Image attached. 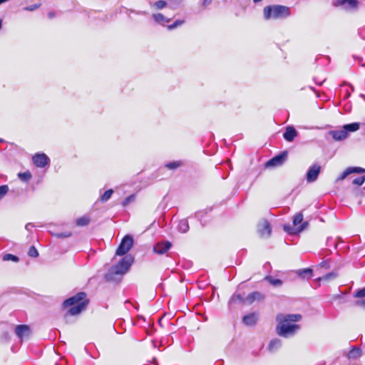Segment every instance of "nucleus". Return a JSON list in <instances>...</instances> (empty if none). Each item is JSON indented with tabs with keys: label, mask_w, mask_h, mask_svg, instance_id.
Here are the masks:
<instances>
[{
	"label": "nucleus",
	"mask_w": 365,
	"mask_h": 365,
	"mask_svg": "<svg viewBox=\"0 0 365 365\" xmlns=\"http://www.w3.org/2000/svg\"><path fill=\"white\" fill-rule=\"evenodd\" d=\"M33 227V225L31 223H28L25 226V228L27 230H30V227Z\"/></svg>",
	"instance_id": "8fccbe9b"
},
{
	"label": "nucleus",
	"mask_w": 365,
	"mask_h": 365,
	"mask_svg": "<svg viewBox=\"0 0 365 365\" xmlns=\"http://www.w3.org/2000/svg\"><path fill=\"white\" fill-rule=\"evenodd\" d=\"M360 123H351L345 124L343 125V128L346 130V133L349 134V132H355L359 129Z\"/></svg>",
	"instance_id": "b1692460"
},
{
	"label": "nucleus",
	"mask_w": 365,
	"mask_h": 365,
	"mask_svg": "<svg viewBox=\"0 0 365 365\" xmlns=\"http://www.w3.org/2000/svg\"><path fill=\"white\" fill-rule=\"evenodd\" d=\"M56 365H59V364L58 363H56Z\"/></svg>",
	"instance_id": "bf43d9fd"
},
{
	"label": "nucleus",
	"mask_w": 365,
	"mask_h": 365,
	"mask_svg": "<svg viewBox=\"0 0 365 365\" xmlns=\"http://www.w3.org/2000/svg\"><path fill=\"white\" fill-rule=\"evenodd\" d=\"M28 255L31 257H37L38 256V252L34 246H31L28 252Z\"/></svg>",
	"instance_id": "c9c22d12"
},
{
	"label": "nucleus",
	"mask_w": 365,
	"mask_h": 365,
	"mask_svg": "<svg viewBox=\"0 0 365 365\" xmlns=\"http://www.w3.org/2000/svg\"><path fill=\"white\" fill-rule=\"evenodd\" d=\"M114 191L113 189H109L106 190L101 196V201L102 202H107L113 194Z\"/></svg>",
	"instance_id": "c756f323"
},
{
	"label": "nucleus",
	"mask_w": 365,
	"mask_h": 365,
	"mask_svg": "<svg viewBox=\"0 0 365 365\" xmlns=\"http://www.w3.org/2000/svg\"><path fill=\"white\" fill-rule=\"evenodd\" d=\"M321 171V166L318 164H314L310 166L306 174V180L307 182H315Z\"/></svg>",
	"instance_id": "6e6552de"
},
{
	"label": "nucleus",
	"mask_w": 365,
	"mask_h": 365,
	"mask_svg": "<svg viewBox=\"0 0 365 365\" xmlns=\"http://www.w3.org/2000/svg\"><path fill=\"white\" fill-rule=\"evenodd\" d=\"M40 6H41V4H33L31 6H26V7H24V9L26 11H34V10L38 9Z\"/></svg>",
	"instance_id": "79ce46f5"
},
{
	"label": "nucleus",
	"mask_w": 365,
	"mask_h": 365,
	"mask_svg": "<svg viewBox=\"0 0 365 365\" xmlns=\"http://www.w3.org/2000/svg\"><path fill=\"white\" fill-rule=\"evenodd\" d=\"M264 299V295L259 292H253L245 297L246 304H251L256 300Z\"/></svg>",
	"instance_id": "f3484780"
},
{
	"label": "nucleus",
	"mask_w": 365,
	"mask_h": 365,
	"mask_svg": "<svg viewBox=\"0 0 365 365\" xmlns=\"http://www.w3.org/2000/svg\"><path fill=\"white\" fill-rule=\"evenodd\" d=\"M262 0H253L254 3L257 4L261 2Z\"/></svg>",
	"instance_id": "864d4df0"
},
{
	"label": "nucleus",
	"mask_w": 365,
	"mask_h": 365,
	"mask_svg": "<svg viewBox=\"0 0 365 365\" xmlns=\"http://www.w3.org/2000/svg\"><path fill=\"white\" fill-rule=\"evenodd\" d=\"M212 0H203L202 1V6L204 7H207L208 5H210L212 3Z\"/></svg>",
	"instance_id": "49530a36"
},
{
	"label": "nucleus",
	"mask_w": 365,
	"mask_h": 365,
	"mask_svg": "<svg viewBox=\"0 0 365 365\" xmlns=\"http://www.w3.org/2000/svg\"><path fill=\"white\" fill-rule=\"evenodd\" d=\"M130 12H132V13H135L138 15H145L147 14V13L145 11H134L133 10H129Z\"/></svg>",
	"instance_id": "de8ad7c7"
},
{
	"label": "nucleus",
	"mask_w": 365,
	"mask_h": 365,
	"mask_svg": "<svg viewBox=\"0 0 365 365\" xmlns=\"http://www.w3.org/2000/svg\"><path fill=\"white\" fill-rule=\"evenodd\" d=\"M152 18L153 19V20L155 21V23H157L160 25H162V26H165V24L170 22L171 20L170 18H167L166 16H165L163 14H162L160 13L153 14L152 15Z\"/></svg>",
	"instance_id": "a211bd4d"
},
{
	"label": "nucleus",
	"mask_w": 365,
	"mask_h": 365,
	"mask_svg": "<svg viewBox=\"0 0 365 365\" xmlns=\"http://www.w3.org/2000/svg\"><path fill=\"white\" fill-rule=\"evenodd\" d=\"M347 169L350 175L352 173L361 174L365 173V169L361 167H349Z\"/></svg>",
	"instance_id": "7c9ffc66"
},
{
	"label": "nucleus",
	"mask_w": 365,
	"mask_h": 365,
	"mask_svg": "<svg viewBox=\"0 0 365 365\" xmlns=\"http://www.w3.org/2000/svg\"><path fill=\"white\" fill-rule=\"evenodd\" d=\"M282 346V341L279 339H274L270 341L268 349L270 351L274 352L278 350Z\"/></svg>",
	"instance_id": "4be33fe9"
},
{
	"label": "nucleus",
	"mask_w": 365,
	"mask_h": 365,
	"mask_svg": "<svg viewBox=\"0 0 365 365\" xmlns=\"http://www.w3.org/2000/svg\"><path fill=\"white\" fill-rule=\"evenodd\" d=\"M302 221H303V215L301 212L296 214L293 217V225L294 226H297L299 224L302 225L303 223Z\"/></svg>",
	"instance_id": "2f4dec72"
},
{
	"label": "nucleus",
	"mask_w": 365,
	"mask_h": 365,
	"mask_svg": "<svg viewBox=\"0 0 365 365\" xmlns=\"http://www.w3.org/2000/svg\"><path fill=\"white\" fill-rule=\"evenodd\" d=\"M89 222H90V219H89V217H88L86 216L81 217L78 218L76 221V225L80 226V227L86 226L89 224Z\"/></svg>",
	"instance_id": "bb28decb"
},
{
	"label": "nucleus",
	"mask_w": 365,
	"mask_h": 365,
	"mask_svg": "<svg viewBox=\"0 0 365 365\" xmlns=\"http://www.w3.org/2000/svg\"><path fill=\"white\" fill-rule=\"evenodd\" d=\"M89 303V299L86 298V294L84 292H78L76 294L66 299L63 306L64 307H71L67 312V314L77 315L86 309Z\"/></svg>",
	"instance_id": "7ed1b4c3"
},
{
	"label": "nucleus",
	"mask_w": 365,
	"mask_h": 365,
	"mask_svg": "<svg viewBox=\"0 0 365 365\" xmlns=\"http://www.w3.org/2000/svg\"><path fill=\"white\" fill-rule=\"evenodd\" d=\"M351 90L354 91V86H351Z\"/></svg>",
	"instance_id": "4d7b16f0"
},
{
	"label": "nucleus",
	"mask_w": 365,
	"mask_h": 365,
	"mask_svg": "<svg viewBox=\"0 0 365 365\" xmlns=\"http://www.w3.org/2000/svg\"><path fill=\"white\" fill-rule=\"evenodd\" d=\"M291 15L290 8L283 5H269L263 9V17L265 20L284 19Z\"/></svg>",
	"instance_id": "20e7f679"
},
{
	"label": "nucleus",
	"mask_w": 365,
	"mask_h": 365,
	"mask_svg": "<svg viewBox=\"0 0 365 365\" xmlns=\"http://www.w3.org/2000/svg\"><path fill=\"white\" fill-rule=\"evenodd\" d=\"M18 176L21 181L25 182H29L32 178L31 173L28 170L24 173H19Z\"/></svg>",
	"instance_id": "cd10ccee"
},
{
	"label": "nucleus",
	"mask_w": 365,
	"mask_h": 365,
	"mask_svg": "<svg viewBox=\"0 0 365 365\" xmlns=\"http://www.w3.org/2000/svg\"><path fill=\"white\" fill-rule=\"evenodd\" d=\"M302 317L299 314H279L277 315L276 319L278 324L276 327L277 334L284 338L292 337L300 329V326L297 322L302 319Z\"/></svg>",
	"instance_id": "f257e3e1"
},
{
	"label": "nucleus",
	"mask_w": 365,
	"mask_h": 365,
	"mask_svg": "<svg viewBox=\"0 0 365 365\" xmlns=\"http://www.w3.org/2000/svg\"><path fill=\"white\" fill-rule=\"evenodd\" d=\"M2 27V20L0 19V29H1Z\"/></svg>",
	"instance_id": "5fc2aeb1"
},
{
	"label": "nucleus",
	"mask_w": 365,
	"mask_h": 365,
	"mask_svg": "<svg viewBox=\"0 0 365 365\" xmlns=\"http://www.w3.org/2000/svg\"><path fill=\"white\" fill-rule=\"evenodd\" d=\"M15 333L16 336L22 341L24 339H27L30 336L31 329L29 326L26 324H20L15 327Z\"/></svg>",
	"instance_id": "9d476101"
},
{
	"label": "nucleus",
	"mask_w": 365,
	"mask_h": 365,
	"mask_svg": "<svg viewBox=\"0 0 365 365\" xmlns=\"http://www.w3.org/2000/svg\"><path fill=\"white\" fill-rule=\"evenodd\" d=\"M319 267L328 269L330 268V262L329 260H324L321 263H319Z\"/></svg>",
	"instance_id": "37998d69"
},
{
	"label": "nucleus",
	"mask_w": 365,
	"mask_h": 365,
	"mask_svg": "<svg viewBox=\"0 0 365 365\" xmlns=\"http://www.w3.org/2000/svg\"><path fill=\"white\" fill-rule=\"evenodd\" d=\"M258 232L262 237H269L272 232L269 222L267 220H264L262 224L259 226Z\"/></svg>",
	"instance_id": "4468645a"
},
{
	"label": "nucleus",
	"mask_w": 365,
	"mask_h": 365,
	"mask_svg": "<svg viewBox=\"0 0 365 365\" xmlns=\"http://www.w3.org/2000/svg\"><path fill=\"white\" fill-rule=\"evenodd\" d=\"M72 235L71 232H58L55 234V236L57 238H67Z\"/></svg>",
	"instance_id": "ea45409f"
},
{
	"label": "nucleus",
	"mask_w": 365,
	"mask_h": 365,
	"mask_svg": "<svg viewBox=\"0 0 365 365\" xmlns=\"http://www.w3.org/2000/svg\"><path fill=\"white\" fill-rule=\"evenodd\" d=\"M297 130L292 125H289L283 133V138L288 142H292L297 136Z\"/></svg>",
	"instance_id": "2eb2a0df"
},
{
	"label": "nucleus",
	"mask_w": 365,
	"mask_h": 365,
	"mask_svg": "<svg viewBox=\"0 0 365 365\" xmlns=\"http://www.w3.org/2000/svg\"><path fill=\"white\" fill-rule=\"evenodd\" d=\"M361 354V351L359 348H352L351 350L349 351L348 354V356L349 359H356L359 357Z\"/></svg>",
	"instance_id": "a878e982"
},
{
	"label": "nucleus",
	"mask_w": 365,
	"mask_h": 365,
	"mask_svg": "<svg viewBox=\"0 0 365 365\" xmlns=\"http://www.w3.org/2000/svg\"><path fill=\"white\" fill-rule=\"evenodd\" d=\"M33 163L38 168H44L49 165L50 159L45 153H36L33 156Z\"/></svg>",
	"instance_id": "1a4fd4ad"
},
{
	"label": "nucleus",
	"mask_w": 365,
	"mask_h": 365,
	"mask_svg": "<svg viewBox=\"0 0 365 365\" xmlns=\"http://www.w3.org/2000/svg\"><path fill=\"white\" fill-rule=\"evenodd\" d=\"M3 260L4 261H9V260H11V261L17 262L19 261V258L16 255H12V254H6L3 257Z\"/></svg>",
	"instance_id": "473e14b6"
},
{
	"label": "nucleus",
	"mask_w": 365,
	"mask_h": 365,
	"mask_svg": "<svg viewBox=\"0 0 365 365\" xmlns=\"http://www.w3.org/2000/svg\"><path fill=\"white\" fill-rule=\"evenodd\" d=\"M356 304L357 306L361 307L362 308L365 309V299L357 301L356 302Z\"/></svg>",
	"instance_id": "a18cd8bd"
},
{
	"label": "nucleus",
	"mask_w": 365,
	"mask_h": 365,
	"mask_svg": "<svg viewBox=\"0 0 365 365\" xmlns=\"http://www.w3.org/2000/svg\"><path fill=\"white\" fill-rule=\"evenodd\" d=\"M55 16H56V14H55V12H54V11H50V12H48V17L49 19H53V17H55Z\"/></svg>",
	"instance_id": "09e8293b"
},
{
	"label": "nucleus",
	"mask_w": 365,
	"mask_h": 365,
	"mask_svg": "<svg viewBox=\"0 0 365 365\" xmlns=\"http://www.w3.org/2000/svg\"><path fill=\"white\" fill-rule=\"evenodd\" d=\"M230 304H245V297H243L240 294H234L229 301Z\"/></svg>",
	"instance_id": "aec40b11"
},
{
	"label": "nucleus",
	"mask_w": 365,
	"mask_h": 365,
	"mask_svg": "<svg viewBox=\"0 0 365 365\" xmlns=\"http://www.w3.org/2000/svg\"><path fill=\"white\" fill-rule=\"evenodd\" d=\"M332 6L334 7H341L345 10L356 11L359 6L358 0H334Z\"/></svg>",
	"instance_id": "423d86ee"
},
{
	"label": "nucleus",
	"mask_w": 365,
	"mask_h": 365,
	"mask_svg": "<svg viewBox=\"0 0 365 365\" xmlns=\"http://www.w3.org/2000/svg\"><path fill=\"white\" fill-rule=\"evenodd\" d=\"M195 215H196L197 217L200 218V217H202V212H197L195 214Z\"/></svg>",
	"instance_id": "603ef678"
},
{
	"label": "nucleus",
	"mask_w": 365,
	"mask_h": 365,
	"mask_svg": "<svg viewBox=\"0 0 365 365\" xmlns=\"http://www.w3.org/2000/svg\"><path fill=\"white\" fill-rule=\"evenodd\" d=\"M356 298H362L365 297V287L358 289L354 294Z\"/></svg>",
	"instance_id": "a19ab883"
},
{
	"label": "nucleus",
	"mask_w": 365,
	"mask_h": 365,
	"mask_svg": "<svg viewBox=\"0 0 365 365\" xmlns=\"http://www.w3.org/2000/svg\"><path fill=\"white\" fill-rule=\"evenodd\" d=\"M308 222H304L298 228H295L289 225H284V230L289 235H296L307 228Z\"/></svg>",
	"instance_id": "ddd939ff"
},
{
	"label": "nucleus",
	"mask_w": 365,
	"mask_h": 365,
	"mask_svg": "<svg viewBox=\"0 0 365 365\" xmlns=\"http://www.w3.org/2000/svg\"><path fill=\"white\" fill-rule=\"evenodd\" d=\"M134 262V257L131 255L124 256L116 264L111 266L105 274L106 282H119L122 277L130 269Z\"/></svg>",
	"instance_id": "f03ea898"
},
{
	"label": "nucleus",
	"mask_w": 365,
	"mask_h": 365,
	"mask_svg": "<svg viewBox=\"0 0 365 365\" xmlns=\"http://www.w3.org/2000/svg\"><path fill=\"white\" fill-rule=\"evenodd\" d=\"M364 182H365V176L363 175V176H360V177H358V178H356L355 179H354V180L352 181V184L355 185L361 186L364 183Z\"/></svg>",
	"instance_id": "f704fd0d"
},
{
	"label": "nucleus",
	"mask_w": 365,
	"mask_h": 365,
	"mask_svg": "<svg viewBox=\"0 0 365 365\" xmlns=\"http://www.w3.org/2000/svg\"><path fill=\"white\" fill-rule=\"evenodd\" d=\"M314 80L315 83H316L317 85H319V86H321V85L322 84V83L324 81H324H322V82H317L315 78H314Z\"/></svg>",
	"instance_id": "3c124183"
},
{
	"label": "nucleus",
	"mask_w": 365,
	"mask_h": 365,
	"mask_svg": "<svg viewBox=\"0 0 365 365\" xmlns=\"http://www.w3.org/2000/svg\"><path fill=\"white\" fill-rule=\"evenodd\" d=\"M258 321V314L255 312L245 315L242 318L243 323L247 326H254Z\"/></svg>",
	"instance_id": "dca6fc26"
},
{
	"label": "nucleus",
	"mask_w": 365,
	"mask_h": 365,
	"mask_svg": "<svg viewBox=\"0 0 365 365\" xmlns=\"http://www.w3.org/2000/svg\"><path fill=\"white\" fill-rule=\"evenodd\" d=\"M178 230L182 233H186L189 230V225L187 220H182L179 222Z\"/></svg>",
	"instance_id": "393cba45"
},
{
	"label": "nucleus",
	"mask_w": 365,
	"mask_h": 365,
	"mask_svg": "<svg viewBox=\"0 0 365 365\" xmlns=\"http://www.w3.org/2000/svg\"><path fill=\"white\" fill-rule=\"evenodd\" d=\"M182 165H184V162L182 160L172 161L165 164V167L166 168L172 170H176Z\"/></svg>",
	"instance_id": "5701e85b"
},
{
	"label": "nucleus",
	"mask_w": 365,
	"mask_h": 365,
	"mask_svg": "<svg viewBox=\"0 0 365 365\" xmlns=\"http://www.w3.org/2000/svg\"><path fill=\"white\" fill-rule=\"evenodd\" d=\"M339 276V274L337 272H329L322 277H319L317 279L318 281H332L336 279Z\"/></svg>",
	"instance_id": "412c9836"
},
{
	"label": "nucleus",
	"mask_w": 365,
	"mask_h": 365,
	"mask_svg": "<svg viewBox=\"0 0 365 365\" xmlns=\"http://www.w3.org/2000/svg\"><path fill=\"white\" fill-rule=\"evenodd\" d=\"M297 274L302 279H309L312 276L313 270L311 268L298 269Z\"/></svg>",
	"instance_id": "6ab92c4d"
},
{
	"label": "nucleus",
	"mask_w": 365,
	"mask_h": 365,
	"mask_svg": "<svg viewBox=\"0 0 365 365\" xmlns=\"http://www.w3.org/2000/svg\"><path fill=\"white\" fill-rule=\"evenodd\" d=\"M349 173L348 169L346 168L337 178V180H344L348 175H349Z\"/></svg>",
	"instance_id": "c03bdc74"
},
{
	"label": "nucleus",
	"mask_w": 365,
	"mask_h": 365,
	"mask_svg": "<svg viewBox=\"0 0 365 365\" xmlns=\"http://www.w3.org/2000/svg\"><path fill=\"white\" fill-rule=\"evenodd\" d=\"M265 279L273 286L279 287L282 284V281L279 279H274L271 276H267Z\"/></svg>",
	"instance_id": "c85d7f7f"
},
{
	"label": "nucleus",
	"mask_w": 365,
	"mask_h": 365,
	"mask_svg": "<svg viewBox=\"0 0 365 365\" xmlns=\"http://www.w3.org/2000/svg\"><path fill=\"white\" fill-rule=\"evenodd\" d=\"M9 186L6 185H0V200H1L8 192Z\"/></svg>",
	"instance_id": "58836bf2"
},
{
	"label": "nucleus",
	"mask_w": 365,
	"mask_h": 365,
	"mask_svg": "<svg viewBox=\"0 0 365 365\" xmlns=\"http://www.w3.org/2000/svg\"><path fill=\"white\" fill-rule=\"evenodd\" d=\"M327 135L331 136L335 141H341L348 137V133H346L343 128L341 130H329Z\"/></svg>",
	"instance_id": "f8f14e48"
},
{
	"label": "nucleus",
	"mask_w": 365,
	"mask_h": 365,
	"mask_svg": "<svg viewBox=\"0 0 365 365\" xmlns=\"http://www.w3.org/2000/svg\"><path fill=\"white\" fill-rule=\"evenodd\" d=\"M2 142H4V140L0 138V143H2Z\"/></svg>",
	"instance_id": "6e6d98bb"
},
{
	"label": "nucleus",
	"mask_w": 365,
	"mask_h": 365,
	"mask_svg": "<svg viewBox=\"0 0 365 365\" xmlns=\"http://www.w3.org/2000/svg\"><path fill=\"white\" fill-rule=\"evenodd\" d=\"M200 224H202V226H204V224H202V222L200 220Z\"/></svg>",
	"instance_id": "13d9d810"
},
{
	"label": "nucleus",
	"mask_w": 365,
	"mask_h": 365,
	"mask_svg": "<svg viewBox=\"0 0 365 365\" xmlns=\"http://www.w3.org/2000/svg\"><path fill=\"white\" fill-rule=\"evenodd\" d=\"M287 157V152L284 151L280 153L279 154L274 156L269 160H267L264 166L265 168H274V167H279L283 165L284 161L286 160Z\"/></svg>",
	"instance_id": "0eeeda50"
},
{
	"label": "nucleus",
	"mask_w": 365,
	"mask_h": 365,
	"mask_svg": "<svg viewBox=\"0 0 365 365\" xmlns=\"http://www.w3.org/2000/svg\"><path fill=\"white\" fill-rule=\"evenodd\" d=\"M167 2L164 0H159V1H157L156 2H155L154 4V6L157 9H163V8H165L166 6H167Z\"/></svg>",
	"instance_id": "e433bc0d"
},
{
	"label": "nucleus",
	"mask_w": 365,
	"mask_h": 365,
	"mask_svg": "<svg viewBox=\"0 0 365 365\" xmlns=\"http://www.w3.org/2000/svg\"><path fill=\"white\" fill-rule=\"evenodd\" d=\"M184 23H185L184 20H176L172 24H170L168 26V30L175 29V28L182 25Z\"/></svg>",
	"instance_id": "72a5a7b5"
},
{
	"label": "nucleus",
	"mask_w": 365,
	"mask_h": 365,
	"mask_svg": "<svg viewBox=\"0 0 365 365\" xmlns=\"http://www.w3.org/2000/svg\"><path fill=\"white\" fill-rule=\"evenodd\" d=\"M135 199V195H129L128 197H125L123 202H122V205L123 207H125L127 206L129 203H130L131 202L134 201Z\"/></svg>",
	"instance_id": "4c0bfd02"
},
{
	"label": "nucleus",
	"mask_w": 365,
	"mask_h": 365,
	"mask_svg": "<svg viewBox=\"0 0 365 365\" xmlns=\"http://www.w3.org/2000/svg\"><path fill=\"white\" fill-rule=\"evenodd\" d=\"M133 245V237L130 235H126L121 240V242L116 250L115 255L118 256H123L126 255L130 250Z\"/></svg>",
	"instance_id": "39448f33"
},
{
	"label": "nucleus",
	"mask_w": 365,
	"mask_h": 365,
	"mask_svg": "<svg viewBox=\"0 0 365 365\" xmlns=\"http://www.w3.org/2000/svg\"><path fill=\"white\" fill-rule=\"evenodd\" d=\"M171 246L172 244L169 241L160 242L153 247V252L158 255H163L170 250Z\"/></svg>",
	"instance_id": "9b49d317"
}]
</instances>
